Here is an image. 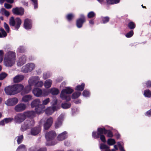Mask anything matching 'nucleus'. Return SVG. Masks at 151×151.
<instances>
[{"instance_id":"3","label":"nucleus","mask_w":151,"mask_h":151,"mask_svg":"<svg viewBox=\"0 0 151 151\" xmlns=\"http://www.w3.org/2000/svg\"><path fill=\"white\" fill-rule=\"evenodd\" d=\"M73 90L70 87H67L65 89H63L61 92L60 97L63 100L69 101L70 100L71 98L69 94H71Z\"/></svg>"},{"instance_id":"19","label":"nucleus","mask_w":151,"mask_h":151,"mask_svg":"<svg viewBox=\"0 0 151 151\" xmlns=\"http://www.w3.org/2000/svg\"><path fill=\"white\" fill-rule=\"evenodd\" d=\"M45 107L42 104L35 108V112L38 114H40L42 113L45 110Z\"/></svg>"},{"instance_id":"49","label":"nucleus","mask_w":151,"mask_h":151,"mask_svg":"<svg viewBox=\"0 0 151 151\" xmlns=\"http://www.w3.org/2000/svg\"><path fill=\"white\" fill-rule=\"evenodd\" d=\"M25 49L23 47L20 46L17 49V51L19 52H24Z\"/></svg>"},{"instance_id":"23","label":"nucleus","mask_w":151,"mask_h":151,"mask_svg":"<svg viewBox=\"0 0 151 151\" xmlns=\"http://www.w3.org/2000/svg\"><path fill=\"white\" fill-rule=\"evenodd\" d=\"M41 101L39 99H36L33 100L31 103L30 105L32 108L36 107L41 104Z\"/></svg>"},{"instance_id":"29","label":"nucleus","mask_w":151,"mask_h":151,"mask_svg":"<svg viewBox=\"0 0 151 151\" xmlns=\"http://www.w3.org/2000/svg\"><path fill=\"white\" fill-rule=\"evenodd\" d=\"M15 139H17L18 144H20L22 142L23 140V135L22 134L19 136H17L16 137Z\"/></svg>"},{"instance_id":"57","label":"nucleus","mask_w":151,"mask_h":151,"mask_svg":"<svg viewBox=\"0 0 151 151\" xmlns=\"http://www.w3.org/2000/svg\"><path fill=\"white\" fill-rule=\"evenodd\" d=\"M6 1L8 3L12 4L14 2V0H0V3L2 4Z\"/></svg>"},{"instance_id":"8","label":"nucleus","mask_w":151,"mask_h":151,"mask_svg":"<svg viewBox=\"0 0 151 151\" xmlns=\"http://www.w3.org/2000/svg\"><path fill=\"white\" fill-rule=\"evenodd\" d=\"M26 119L24 113H18L14 117V121L15 123L20 124L23 122Z\"/></svg>"},{"instance_id":"37","label":"nucleus","mask_w":151,"mask_h":151,"mask_svg":"<svg viewBox=\"0 0 151 151\" xmlns=\"http://www.w3.org/2000/svg\"><path fill=\"white\" fill-rule=\"evenodd\" d=\"M144 95L146 97H151V92L149 90H146L144 91Z\"/></svg>"},{"instance_id":"10","label":"nucleus","mask_w":151,"mask_h":151,"mask_svg":"<svg viewBox=\"0 0 151 151\" xmlns=\"http://www.w3.org/2000/svg\"><path fill=\"white\" fill-rule=\"evenodd\" d=\"M56 135L55 132L54 131H52L46 133L45 137L47 140L48 142L53 140Z\"/></svg>"},{"instance_id":"13","label":"nucleus","mask_w":151,"mask_h":151,"mask_svg":"<svg viewBox=\"0 0 151 151\" xmlns=\"http://www.w3.org/2000/svg\"><path fill=\"white\" fill-rule=\"evenodd\" d=\"M26 105L23 103H20L16 105L14 107L15 110L17 112H19L25 110Z\"/></svg>"},{"instance_id":"16","label":"nucleus","mask_w":151,"mask_h":151,"mask_svg":"<svg viewBox=\"0 0 151 151\" xmlns=\"http://www.w3.org/2000/svg\"><path fill=\"white\" fill-rule=\"evenodd\" d=\"M32 22V20L28 19H25L24 24V28L27 29H29L31 28Z\"/></svg>"},{"instance_id":"25","label":"nucleus","mask_w":151,"mask_h":151,"mask_svg":"<svg viewBox=\"0 0 151 151\" xmlns=\"http://www.w3.org/2000/svg\"><path fill=\"white\" fill-rule=\"evenodd\" d=\"M26 118L27 117L33 118L35 115V113L33 111H26L24 112Z\"/></svg>"},{"instance_id":"20","label":"nucleus","mask_w":151,"mask_h":151,"mask_svg":"<svg viewBox=\"0 0 151 151\" xmlns=\"http://www.w3.org/2000/svg\"><path fill=\"white\" fill-rule=\"evenodd\" d=\"M26 56L24 55L21 56L18 61L17 65L18 66H21L24 64L26 62Z\"/></svg>"},{"instance_id":"18","label":"nucleus","mask_w":151,"mask_h":151,"mask_svg":"<svg viewBox=\"0 0 151 151\" xmlns=\"http://www.w3.org/2000/svg\"><path fill=\"white\" fill-rule=\"evenodd\" d=\"M32 93L36 97H39L42 96V91L40 88H35L32 90Z\"/></svg>"},{"instance_id":"32","label":"nucleus","mask_w":151,"mask_h":151,"mask_svg":"<svg viewBox=\"0 0 151 151\" xmlns=\"http://www.w3.org/2000/svg\"><path fill=\"white\" fill-rule=\"evenodd\" d=\"M0 12L2 14H4L7 17L9 16L10 14V13L4 8H2L1 9Z\"/></svg>"},{"instance_id":"54","label":"nucleus","mask_w":151,"mask_h":151,"mask_svg":"<svg viewBox=\"0 0 151 151\" xmlns=\"http://www.w3.org/2000/svg\"><path fill=\"white\" fill-rule=\"evenodd\" d=\"M34 3V9H36L38 8V4L37 0H31Z\"/></svg>"},{"instance_id":"56","label":"nucleus","mask_w":151,"mask_h":151,"mask_svg":"<svg viewBox=\"0 0 151 151\" xmlns=\"http://www.w3.org/2000/svg\"><path fill=\"white\" fill-rule=\"evenodd\" d=\"M50 91L46 90H44L42 91V96H47L49 93Z\"/></svg>"},{"instance_id":"38","label":"nucleus","mask_w":151,"mask_h":151,"mask_svg":"<svg viewBox=\"0 0 151 151\" xmlns=\"http://www.w3.org/2000/svg\"><path fill=\"white\" fill-rule=\"evenodd\" d=\"M106 1L108 4H112L119 3L120 0H106Z\"/></svg>"},{"instance_id":"45","label":"nucleus","mask_w":151,"mask_h":151,"mask_svg":"<svg viewBox=\"0 0 151 151\" xmlns=\"http://www.w3.org/2000/svg\"><path fill=\"white\" fill-rule=\"evenodd\" d=\"M82 94L84 96L88 97L89 96L90 93L88 91L85 90L83 91Z\"/></svg>"},{"instance_id":"4","label":"nucleus","mask_w":151,"mask_h":151,"mask_svg":"<svg viewBox=\"0 0 151 151\" xmlns=\"http://www.w3.org/2000/svg\"><path fill=\"white\" fill-rule=\"evenodd\" d=\"M40 78L38 76H31L28 80V83L31 86H34L36 87H41L43 86L44 83L42 81H40Z\"/></svg>"},{"instance_id":"62","label":"nucleus","mask_w":151,"mask_h":151,"mask_svg":"<svg viewBox=\"0 0 151 151\" xmlns=\"http://www.w3.org/2000/svg\"><path fill=\"white\" fill-rule=\"evenodd\" d=\"M145 115L148 116H151V109L147 111V112L145 113Z\"/></svg>"},{"instance_id":"48","label":"nucleus","mask_w":151,"mask_h":151,"mask_svg":"<svg viewBox=\"0 0 151 151\" xmlns=\"http://www.w3.org/2000/svg\"><path fill=\"white\" fill-rule=\"evenodd\" d=\"M7 76V74L5 73H2L0 74V80H3Z\"/></svg>"},{"instance_id":"17","label":"nucleus","mask_w":151,"mask_h":151,"mask_svg":"<svg viewBox=\"0 0 151 151\" xmlns=\"http://www.w3.org/2000/svg\"><path fill=\"white\" fill-rule=\"evenodd\" d=\"M41 130V127L40 125H39L31 129V134L35 136L38 134Z\"/></svg>"},{"instance_id":"40","label":"nucleus","mask_w":151,"mask_h":151,"mask_svg":"<svg viewBox=\"0 0 151 151\" xmlns=\"http://www.w3.org/2000/svg\"><path fill=\"white\" fill-rule=\"evenodd\" d=\"M71 106V104L70 103H62L61 105L62 107L64 109H67L70 108Z\"/></svg>"},{"instance_id":"22","label":"nucleus","mask_w":151,"mask_h":151,"mask_svg":"<svg viewBox=\"0 0 151 151\" xmlns=\"http://www.w3.org/2000/svg\"><path fill=\"white\" fill-rule=\"evenodd\" d=\"M24 76L23 75H18L13 78V81L15 83L20 82L24 79Z\"/></svg>"},{"instance_id":"34","label":"nucleus","mask_w":151,"mask_h":151,"mask_svg":"<svg viewBox=\"0 0 151 151\" xmlns=\"http://www.w3.org/2000/svg\"><path fill=\"white\" fill-rule=\"evenodd\" d=\"M26 149L24 145L22 144L18 147L16 151H26Z\"/></svg>"},{"instance_id":"41","label":"nucleus","mask_w":151,"mask_h":151,"mask_svg":"<svg viewBox=\"0 0 151 151\" xmlns=\"http://www.w3.org/2000/svg\"><path fill=\"white\" fill-rule=\"evenodd\" d=\"M107 142L108 144L109 145H113L116 143V142L114 139L111 138L108 139Z\"/></svg>"},{"instance_id":"6","label":"nucleus","mask_w":151,"mask_h":151,"mask_svg":"<svg viewBox=\"0 0 151 151\" xmlns=\"http://www.w3.org/2000/svg\"><path fill=\"white\" fill-rule=\"evenodd\" d=\"M21 23V20L19 18H17L15 20L14 17H11L10 19V25L11 26L15 27V29L16 30H18L19 28Z\"/></svg>"},{"instance_id":"5","label":"nucleus","mask_w":151,"mask_h":151,"mask_svg":"<svg viewBox=\"0 0 151 151\" xmlns=\"http://www.w3.org/2000/svg\"><path fill=\"white\" fill-rule=\"evenodd\" d=\"M35 123V122L33 119L26 120L24 122L23 124L22 125L20 129L22 131L24 132L33 126Z\"/></svg>"},{"instance_id":"43","label":"nucleus","mask_w":151,"mask_h":151,"mask_svg":"<svg viewBox=\"0 0 151 151\" xmlns=\"http://www.w3.org/2000/svg\"><path fill=\"white\" fill-rule=\"evenodd\" d=\"M95 13L93 11L89 12L87 16L88 18H92L95 16Z\"/></svg>"},{"instance_id":"63","label":"nucleus","mask_w":151,"mask_h":151,"mask_svg":"<svg viewBox=\"0 0 151 151\" xmlns=\"http://www.w3.org/2000/svg\"><path fill=\"white\" fill-rule=\"evenodd\" d=\"M146 84L147 87H151V81H149L146 82Z\"/></svg>"},{"instance_id":"33","label":"nucleus","mask_w":151,"mask_h":151,"mask_svg":"<svg viewBox=\"0 0 151 151\" xmlns=\"http://www.w3.org/2000/svg\"><path fill=\"white\" fill-rule=\"evenodd\" d=\"M28 65L27 64H26L25 66L22 67V71L24 73H27L30 72L29 68H28Z\"/></svg>"},{"instance_id":"7","label":"nucleus","mask_w":151,"mask_h":151,"mask_svg":"<svg viewBox=\"0 0 151 151\" xmlns=\"http://www.w3.org/2000/svg\"><path fill=\"white\" fill-rule=\"evenodd\" d=\"M108 130L106 129L105 128H99L97 129V133L93 132L92 133V136L94 138L97 139L99 137L100 135H103V134H107Z\"/></svg>"},{"instance_id":"35","label":"nucleus","mask_w":151,"mask_h":151,"mask_svg":"<svg viewBox=\"0 0 151 151\" xmlns=\"http://www.w3.org/2000/svg\"><path fill=\"white\" fill-rule=\"evenodd\" d=\"M81 93L79 92H75L72 95V98L73 99H75L78 98L81 95Z\"/></svg>"},{"instance_id":"9","label":"nucleus","mask_w":151,"mask_h":151,"mask_svg":"<svg viewBox=\"0 0 151 151\" xmlns=\"http://www.w3.org/2000/svg\"><path fill=\"white\" fill-rule=\"evenodd\" d=\"M12 12L14 14L22 16L24 13V9L21 7H16L12 9Z\"/></svg>"},{"instance_id":"60","label":"nucleus","mask_w":151,"mask_h":151,"mask_svg":"<svg viewBox=\"0 0 151 151\" xmlns=\"http://www.w3.org/2000/svg\"><path fill=\"white\" fill-rule=\"evenodd\" d=\"M4 6L7 9H10L12 7L11 5L6 3L4 4Z\"/></svg>"},{"instance_id":"26","label":"nucleus","mask_w":151,"mask_h":151,"mask_svg":"<svg viewBox=\"0 0 151 151\" xmlns=\"http://www.w3.org/2000/svg\"><path fill=\"white\" fill-rule=\"evenodd\" d=\"M67 132L66 131H64L59 134L57 137L58 140L59 141H61L65 139L67 137Z\"/></svg>"},{"instance_id":"44","label":"nucleus","mask_w":151,"mask_h":151,"mask_svg":"<svg viewBox=\"0 0 151 151\" xmlns=\"http://www.w3.org/2000/svg\"><path fill=\"white\" fill-rule=\"evenodd\" d=\"M102 21L103 24L108 22L109 20V18L108 17H103L102 18Z\"/></svg>"},{"instance_id":"50","label":"nucleus","mask_w":151,"mask_h":151,"mask_svg":"<svg viewBox=\"0 0 151 151\" xmlns=\"http://www.w3.org/2000/svg\"><path fill=\"white\" fill-rule=\"evenodd\" d=\"M4 27L7 32H9L10 29L8 25L5 22L4 23Z\"/></svg>"},{"instance_id":"39","label":"nucleus","mask_w":151,"mask_h":151,"mask_svg":"<svg viewBox=\"0 0 151 151\" xmlns=\"http://www.w3.org/2000/svg\"><path fill=\"white\" fill-rule=\"evenodd\" d=\"M128 26L130 29H132L135 28L136 25L134 22H131L128 24Z\"/></svg>"},{"instance_id":"53","label":"nucleus","mask_w":151,"mask_h":151,"mask_svg":"<svg viewBox=\"0 0 151 151\" xmlns=\"http://www.w3.org/2000/svg\"><path fill=\"white\" fill-rule=\"evenodd\" d=\"M4 52L3 50H0V63L2 61L4 56Z\"/></svg>"},{"instance_id":"51","label":"nucleus","mask_w":151,"mask_h":151,"mask_svg":"<svg viewBox=\"0 0 151 151\" xmlns=\"http://www.w3.org/2000/svg\"><path fill=\"white\" fill-rule=\"evenodd\" d=\"M13 119V118H8L4 119V122L6 123L11 122Z\"/></svg>"},{"instance_id":"1","label":"nucleus","mask_w":151,"mask_h":151,"mask_svg":"<svg viewBox=\"0 0 151 151\" xmlns=\"http://www.w3.org/2000/svg\"><path fill=\"white\" fill-rule=\"evenodd\" d=\"M24 88V86L21 84H17L9 86L4 88V91L8 95H13L20 92Z\"/></svg>"},{"instance_id":"2","label":"nucleus","mask_w":151,"mask_h":151,"mask_svg":"<svg viewBox=\"0 0 151 151\" xmlns=\"http://www.w3.org/2000/svg\"><path fill=\"white\" fill-rule=\"evenodd\" d=\"M16 53L14 52L9 51L5 55L4 65L7 67L12 66L15 61Z\"/></svg>"},{"instance_id":"58","label":"nucleus","mask_w":151,"mask_h":151,"mask_svg":"<svg viewBox=\"0 0 151 151\" xmlns=\"http://www.w3.org/2000/svg\"><path fill=\"white\" fill-rule=\"evenodd\" d=\"M100 139L103 142H105L106 140L105 137L104 135H100Z\"/></svg>"},{"instance_id":"47","label":"nucleus","mask_w":151,"mask_h":151,"mask_svg":"<svg viewBox=\"0 0 151 151\" xmlns=\"http://www.w3.org/2000/svg\"><path fill=\"white\" fill-rule=\"evenodd\" d=\"M133 30H132L126 34L125 35V36L127 37H130L133 36Z\"/></svg>"},{"instance_id":"64","label":"nucleus","mask_w":151,"mask_h":151,"mask_svg":"<svg viewBox=\"0 0 151 151\" xmlns=\"http://www.w3.org/2000/svg\"><path fill=\"white\" fill-rule=\"evenodd\" d=\"M37 151H47V149L46 147H43L40 148Z\"/></svg>"},{"instance_id":"11","label":"nucleus","mask_w":151,"mask_h":151,"mask_svg":"<svg viewBox=\"0 0 151 151\" xmlns=\"http://www.w3.org/2000/svg\"><path fill=\"white\" fill-rule=\"evenodd\" d=\"M53 122V119L50 117L46 120L44 124V128L45 130L48 129L52 125Z\"/></svg>"},{"instance_id":"59","label":"nucleus","mask_w":151,"mask_h":151,"mask_svg":"<svg viewBox=\"0 0 151 151\" xmlns=\"http://www.w3.org/2000/svg\"><path fill=\"white\" fill-rule=\"evenodd\" d=\"M107 134V136L109 137H112L113 136L112 132L109 130H108Z\"/></svg>"},{"instance_id":"36","label":"nucleus","mask_w":151,"mask_h":151,"mask_svg":"<svg viewBox=\"0 0 151 151\" xmlns=\"http://www.w3.org/2000/svg\"><path fill=\"white\" fill-rule=\"evenodd\" d=\"M1 33L0 32V37H5L7 36V34L4 30L2 28L0 29Z\"/></svg>"},{"instance_id":"52","label":"nucleus","mask_w":151,"mask_h":151,"mask_svg":"<svg viewBox=\"0 0 151 151\" xmlns=\"http://www.w3.org/2000/svg\"><path fill=\"white\" fill-rule=\"evenodd\" d=\"M109 148V147L107 145L104 144H102L101 145L100 148L101 149H108Z\"/></svg>"},{"instance_id":"12","label":"nucleus","mask_w":151,"mask_h":151,"mask_svg":"<svg viewBox=\"0 0 151 151\" xmlns=\"http://www.w3.org/2000/svg\"><path fill=\"white\" fill-rule=\"evenodd\" d=\"M18 101V99L16 97L9 99L6 101L5 104L8 106H12L15 105Z\"/></svg>"},{"instance_id":"31","label":"nucleus","mask_w":151,"mask_h":151,"mask_svg":"<svg viewBox=\"0 0 151 151\" xmlns=\"http://www.w3.org/2000/svg\"><path fill=\"white\" fill-rule=\"evenodd\" d=\"M85 84L82 83L81 85H78L76 87L75 90L77 91H82L84 89Z\"/></svg>"},{"instance_id":"46","label":"nucleus","mask_w":151,"mask_h":151,"mask_svg":"<svg viewBox=\"0 0 151 151\" xmlns=\"http://www.w3.org/2000/svg\"><path fill=\"white\" fill-rule=\"evenodd\" d=\"M50 102V99L49 98H47L42 101V105L45 106L47 105Z\"/></svg>"},{"instance_id":"61","label":"nucleus","mask_w":151,"mask_h":151,"mask_svg":"<svg viewBox=\"0 0 151 151\" xmlns=\"http://www.w3.org/2000/svg\"><path fill=\"white\" fill-rule=\"evenodd\" d=\"M117 143L118 145V146L120 150L121 151L123 150L124 149V147L123 146H122L121 144L120 143V142H118Z\"/></svg>"},{"instance_id":"30","label":"nucleus","mask_w":151,"mask_h":151,"mask_svg":"<svg viewBox=\"0 0 151 151\" xmlns=\"http://www.w3.org/2000/svg\"><path fill=\"white\" fill-rule=\"evenodd\" d=\"M50 92L52 95H57L59 93V91L56 88H53L50 90Z\"/></svg>"},{"instance_id":"24","label":"nucleus","mask_w":151,"mask_h":151,"mask_svg":"<svg viewBox=\"0 0 151 151\" xmlns=\"http://www.w3.org/2000/svg\"><path fill=\"white\" fill-rule=\"evenodd\" d=\"M55 109V106L48 107L45 110L46 114L47 115H51L54 112Z\"/></svg>"},{"instance_id":"42","label":"nucleus","mask_w":151,"mask_h":151,"mask_svg":"<svg viewBox=\"0 0 151 151\" xmlns=\"http://www.w3.org/2000/svg\"><path fill=\"white\" fill-rule=\"evenodd\" d=\"M27 65H28V66H29L28 68H29L30 72L33 70L35 68V65L33 63H29L27 64Z\"/></svg>"},{"instance_id":"27","label":"nucleus","mask_w":151,"mask_h":151,"mask_svg":"<svg viewBox=\"0 0 151 151\" xmlns=\"http://www.w3.org/2000/svg\"><path fill=\"white\" fill-rule=\"evenodd\" d=\"M32 96L30 95H27L24 96L22 98V100L23 102L26 103L32 100Z\"/></svg>"},{"instance_id":"21","label":"nucleus","mask_w":151,"mask_h":151,"mask_svg":"<svg viewBox=\"0 0 151 151\" xmlns=\"http://www.w3.org/2000/svg\"><path fill=\"white\" fill-rule=\"evenodd\" d=\"M31 86H32L29 84L28 85L26 86L21 91V95H24L25 94L29 93L31 89Z\"/></svg>"},{"instance_id":"28","label":"nucleus","mask_w":151,"mask_h":151,"mask_svg":"<svg viewBox=\"0 0 151 151\" xmlns=\"http://www.w3.org/2000/svg\"><path fill=\"white\" fill-rule=\"evenodd\" d=\"M52 81L50 79L47 80L44 83V86L46 88H48L50 87L51 86Z\"/></svg>"},{"instance_id":"55","label":"nucleus","mask_w":151,"mask_h":151,"mask_svg":"<svg viewBox=\"0 0 151 151\" xmlns=\"http://www.w3.org/2000/svg\"><path fill=\"white\" fill-rule=\"evenodd\" d=\"M73 16V14H69L67 15L66 18L68 21H70L72 19Z\"/></svg>"},{"instance_id":"14","label":"nucleus","mask_w":151,"mask_h":151,"mask_svg":"<svg viewBox=\"0 0 151 151\" xmlns=\"http://www.w3.org/2000/svg\"><path fill=\"white\" fill-rule=\"evenodd\" d=\"M81 18L78 19L76 21V26L78 28H81L84 22H85V19L84 15L83 14L80 15Z\"/></svg>"},{"instance_id":"15","label":"nucleus","mask_w":151,"mask_h":151,"mask_svg":"<svg viewBox=\"0 0 151 151\" xmlns=\"http://www.w3.org/2000/svg\"><path fill=\"white\" fill-rule=\"evenodd\" d=\"M64 116V114L62 113L59 116L55 124L56 128H58L62 125Z\"/></svg>"}]
</instances>
